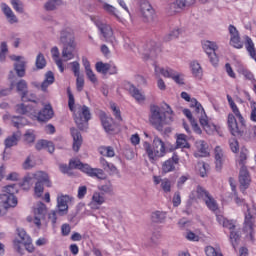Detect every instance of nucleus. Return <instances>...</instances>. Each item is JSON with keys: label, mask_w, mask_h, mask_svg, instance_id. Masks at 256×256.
Segmentation results:
<instances>
[{"label": "nucleus", "mask_w": 256, "mask_h": 256, "mask_svg": "<svg viewBox=\"0 0 256 256\" xmlns=\"http://www.w3.org/2000/svg\"><path fill=\"white\" fill-rule=\"evenodd\" d=\"M177 165H179V156L177 154H173L171 158L163 162L162 173L164 175H167V173H173Z\"/></svg>", "instance_id": "a211bd4d"}, {"label": "nucleus", "mask_w": 256, "mask_h": 256, "mask_svg": "<svg viewBox=\"0 0 256 256\" xmlns=\"http://www.w3.org/2000/svg\"><path fill=\"white\" fill-rule=\"evenodd\" d=\"M41 105L43 103L36 101L35 99L30 104L21 103L16 105V113L19 115H27L28 117H34L38 121H41L43 123L49 121L50 119H53V115L55 113L53 112V106L51 104L44 105L43 109H41Z\"/></svg>", "instance_id": "f257e3e1"}, {"label": "nucleus", "mask_w": 256, "mask_h": 256, "mask_svg": "<svg viewBox=\"0 0 256 256\" xmlns=\"http://www.w3.org/2000/svg\"><path fill=\"white\" fill-rule=\"evenodd\" d=\"M197 3V0H176L175 3L171 4L170 9L172 13H179L177 9H183L184 7H191Z\"/></svg>", "instance_id": "7c9ffc66"}, {"label": "nucleus", "mask_w": 256, "mask_h": 256, "mask_svg": "<svg viewBox=\"0 0 256 256\" xmlns=\"http://www.w3.org/2000/svg\"><path fill=\"white\" fill-rule=\"evenodd\" d=\"M11 123L13 127H16V129H20V127H23V117L21 116H12L10 117Z\"/></svg>", "instance_id": "bf43d9fd"}, {"label": "nucleus", "mask_w": 256, "mask_h": 256, "mask_svg": "<svg viewBox=\"0 0 256 256\" xmlns=\"http://www.w3.org/2000/svg\"><path fill=\"white\" fill-rule=\"evenodd\" d=\"M35 65L37 69H45V67L47 66V60H45V56L43 55V53H39L37 55Z\"/></svg>", "instance_id": "3c124183"}, {"label": "nucleus", "mask_w": 256, "mask_h": 256, "mask_svg": "<svg viewBox=\"0 0 256 256\" xmlns=\"http://www.w3.org/2000/svg\"><path fill=\"white\" fill-rule=\"evenodd\" d=\"M216 219L218 223L222 225V227L229 229L230 241L232 245H235V243H237V240L239 239V234L235 232V222L233 220H227L223 215H216Z\"/></svg>", "instance_id": "9b49d317"}, {"label": "nucleus", "mask_w": 256, "mask_h": 256, "mask_svg": "<svg viewBox=\"0 0 256 256\" xmlns=\"http://www.w3.org/2000/svg\"><path fill=\"white\" fill-rule=\"evenodd\" d=\"M16 89L18 93H21V100L23 101V103H33L34 99H37V96H35V94L29 95V91L27 90V81L25 80H20L16 84Z\"/></svg>", "instance_id": "4468645a"}, {"label": "nucleus", "mask_w": 256, "mask_h": 256, "mask_svg": "<svg viewBox=\"0 0 256 256\" xmlns=\"http://www.w3.org/2000/svg\"><path fill=\"white\" fill-rule=\"evenodd\" d=\"M51 55L52 59L55 61L56 65L59 67L60 71L63 72V61H61V58L59 57V48L57 46H54L51 49Z\"/></svg>", "instance_id": "4c0bfd02"}, {"label": "nucleus", "mask_w": 256, "mask_h": 256, "mask_svg": "<svg viewBox=\"0 0 256 256\" xmlns=\"http://www.w3.org/2000/svg\"><path fill=\"white\" fill-rule=\"evenodd\" d=\"M200 125L208 135L219 133V126L215 125L208 117L200 120Z\"/></svg>", "instance_id": "393cba45"}, {"label": "nucleus", "mask_w": 256, "mask_h": 256, "mask_svg": "<svg viewBox=\"0 0 256 256\" xmlns=\"http://www.w3.org/2000/svg\"><path fill=\"white\" fill-rule=\"evenodd\" d=\"M65 40H66L65 59L66 61H71V59H75V49L77 47V42H75V32H73V29L66 28Z\"/></svg>", "instance_id": "9d476101"}, {"label": "nucleus", "mask_w": 256, "mask_h": 256, "mask_svg": "<svg viewBox=\"0 0 256 256\" xmlns=\"http://www.w3.org/2000/svg\"><path fill=\"white\" fill-rule=\"evenodd\" d=\"M190 107L191 109H194L193 114L199 119V123H201V119H205L207 117V113H205V108H203V105H201V103H199L197 99L192 98Z\"/></svg>", "instance_id": "412c9836"}, {"label": "nucleus", "mask_w": 256, "mask_h": 256, "mask_svg": "<svg viewBox=\"0 0 256 256\" xmlns=\"http://www.w3.org/2000/svg\"><path fill=\"white\" fill-rule=\"evenodd\" d=\"M143 147L150 161H157L167 154V144L159 136L154 137L152 146L149 142H144Z\"/></svg>", "instance_id": "0eeeda50"}, {"label": "nucleus", "mask_w": 256, "mask_h": 256, "mask_svg": "<svg viewBox=\"0 0 256 256\" xmlns=\"http://www.w3.org/2000/svg\"><path fill=\"white\" fill-rule=\"evenodd\" d=\"M36 151H42V149H47L48 153H53L55 151V144L47 140H39L35 144Z\"/></svg>", "instance_id": "f704fd0d"}, {"label": "nucleus", "mask_w": 256, "mask_h": 256, "mask_svg": "<svg viewBox=\"0 0 256 256\" xmlns=\"http://www.w3.org/2000/svg\"><path fill=\"white\" fill-rule=\"evenodd\" d=\"M205 205L208 207L210 211H217L219 209V205L217 204V201H215V198L209 195L204 200Z\"/></svg>", "instance_id": "79ce46f5"}, {"label": "nucleus", "mask_w": 256, "mask_h": 256, "mask_svg": "<svg viewBox=\"0 0 256 256\" xmlns=\"http://www.w3.org/2000/svg\"><path fill=\"white\" fill-rule=\"evenodd\" d=\"M239 183L241 191H245V189H248L249 185H251V175H249V170H247V167L243 166L240 168Z\"/></svg>", "instance_id": "6ab92c4d"}, {"label": "nucleus", "mask_w": 256, "mask_h": 256, "mask_svg": "<svg viewBox=\"0 0 256 256\" xmlns=\"http://www.w3.org/2000/svg\"><path fill=\"white\" fill-rule=\"evenodd\" d=\"M68 95V107L74 115V121L80 129V131H86L89 127V121L91 120V110L86 105L77 106L75 104V96L71 91V88H67Z\"/></svg>", "instance_id": "7ed1b4c3"}, {"label": "nucleus", "mask_w": 256, "mask_h": 256, "mask_svg": "<svg viewBox=\"0 0 256 256\" xmlns=\"http://www.w3.org/2000/svg\"><path fill=\"white\" fill-rule=\"evenodd\" d=\"M102 9H104L106 13H109V15H114V17H116V19L119 20V11H117V8H115L113 5L108 3H103Z\"/></svg>", "instance_id": "de8ad7c7"}, {"label": "nucleus", "mask_w": 256, "mask_h": 256, "mask_svg": "<svg viewBox=\"0 0 256 256\" xmlns=\"http://www.w3.org/2000/svg\"><path fill=\"white\" fill-rule=\"evenodd\" d=\"M185 238L188 241H194V242H197V241H199L201 239L199 237V235L195 234L193 231H187L186 235H185Z\"/></svg>", "instance_id": "338daca9"}, {"label": "nucleus", "mask_w": 256, "mask_h": 256, "mask_svg": "<svg viewBox=\"0 0 256 256\" xmlns=\"http://www.w3.org/2000/svg\"><path fill=\"white\" fill-rule=\"evenodd\" d=\"M70 133L73 139L72 150L74 151V153H79L83 145V136L81 135V132L77 128H71Z\"/></svg>", "instance_id": "f3484780"}, {"label": "nucleus", "mask_w": 256, "mask_h": 256, "mask_svg": "<svg viewBox=\"0 0 256 256\" xmlns=\"http://www.w3.org/2000/svg\"><path fill=\"white\" fill-rule=\"evenodd\" d=\"M110 109H112L116 121H123V118H121V110L119 109V107H117V104H110Z\"/></svg>", "instance_id": "052dcab7"}, {"label": "nucleus", "mask_w": 256, "mask_h": 256, "mask_svg": "<svg viewBox=\"0 0 256 256\" xmlns=\"http://www.w3.org/2000/svg\"><path fill=\"white\" fill-rule=\"evenodd\" d=\"M33 179L36 181L34 186V195L38 198L43 197L45 185L46 187H53V182H51L49 174L45 171H36L34 173L27 174L23 178L22 185H33Z\"/></svg>", "instance_id": "39448f33"}, {"label": "nucleus", "mask_w": 256, "mask_h": 256, "mask_svg": "<svg viewBox=\"0 0 256 256\" xmlns=\"http://www.w3.org/2000/svg\"><path fill=\"white\" fill-rule=\"evenodd\" d=\"M108 67H109V63H105L102 61H99L95 64V69L97 73H101L102 75H107Z\"/></svg>", "instance_id": "864d4df0"}, {"label": "nucleus", "mask_w": 256, "mask_h": 256, "mask_svg": "<svg viewBox=\"0 0 256 256\" xmlns=\"http://www.w3.org/2000/svg\"><path fill=\"white\" fill-rule=\"evenodd\" d=\"M57 215H65V195L63 194H60L57 197V209L48 214V219L51 221L52 225L57 223Z\"/></svg>", "instance_id": "f8f14e48"}, {"label": "nucleus", "mask_w": 256, "mask_h": 256, "mask_svg": "<svg viewBox=\"0 0 256 256\" xmlns=\"http://www.w3.org/2000/svg\"><path fill=\"white\" fill-rule=\"evenodd\" d=\"M176 145L180 149H189V142H187V136L185 134H178L176 136Z\"/></svg>", "instance_id": "58836bf2"}, {"label": "nucleus", "mask_w": 256, "mask_h": 256, "mask_svg": "<svg viewBox=\"0 0 256 256\" xmlns=\"http://www.w3.org/2000/svg\"><path fill=\"white\" fill-rule=\"evenodd\" d=\"M245 163H247V149H242L237 159V165H239L241 169L242 167H247Z\"/></svg>", "instance_id": "603ef678"}, {"label": "nucleus", "mask_w": 256, "mask_h": 256, "mask_svg": "<svg viewBox=\"0 0 256 256\" xmlns=\"http://www.w3.org/2000/svg\"><path fill=\"white\" fill-rule=\"evenodd\" d=\"M250 107H251L250 119L251 121H254V123H256V102H251Z\"/></svg>", "instance_id": "774afa93"}, {"label": "nucleus", "mask_w": 256, "mask_h": 256, "mask_svg": "<svg viewBox=\"0 0 256 256\" xmlns=\"http://www.w3.org/2000/svg\"><path fill=\"white\" fill-rule=\"evenodd\" d=\"M91 21H93L94 25L106 41L109 43H117V38L113 35V28L111 25L104 22L99 16H91Z\"/></svg>", "instance_id": "1a4fd4ad"}, {"label": "nucleus", "mask_w": 256, "mask_h": 256, "mask_svg": "<svg viewBox=\"0 0 256 256\" xmlns=\"http://www.w3.org/2000/svg\"><path fill=\"white\" fill-rule=\"evenodd\" d=\"M227 101L232 111V113H229L227 116L228 131L233 137H239V135L245 131L246 121L243 114H241L239 107H237V104L233 101V98L230 95H227Z\"/></svg>", "instance_id": "20e7f679"}, {"label": "nucleus", "mask_w": 256, "mask_h": 256, "mask_svg": "<svg viewBox=\"0 0 256 256\" xmlns=\"http://www.w3.org/2000/svg\"><path fill=\"white\" fill-rule=\"evenodd\" d=\"M82 65L85 69L87 79H89V81L92 82L94 85L97 84V75H95V72H93V69H91V62H89V59H87V57L82 58Z\"/></svg>", "instance_id": "bb28decb"}, {"label": "nucleus", "mask_w": 256, "mask_h": 256, "mask_svg": "<svg viewBox=\"0 0 256 256\" xmlns=\"http://www.w3.org/2000/svg\"><path fill=\"white\" fill-rule=\"evenodd\" d=\"M235 68H236L237 73H239V75H243V77H245V79H247L248 81H251V83L256 82L255 76L253 75V73L251 71H249V69H247V67H245V65H243V63L236 62Z\"/></svg>", "instance_id": "c85d7f7f"}, {"label": "nucleus", "mask_w": 256, "mask_h": 256, "mask_svg": "<svg viewBox=\"0 0 256 256\" xmlns=\"http://www.w3.org/2000/svg\"><path fill=\"white\" fill-rule=\"evenodd\" d=\"M37 139V136L35 135V130H27L24 134V142L27 143V145H31L35 143V140Z\"/></svg>", "instance_id": "49530a36"}, {"label": "nucleus", "mask_w": 256, "mask_h": 256, "mask_svg": "<svg viewBox=\"0 0 256 256\" xmlns=\"http://www.w3.org/2000/svg\"><path fill=\"white\" fill-rule=\"evenodd\" d=\"M13 247L17 253H23L24 242L23 240L15 239L13 241Z\"/></svg>", "instance_id": "0e129e2a"}, {"label": "nucleus", "mask_w": 256, "mask_h": 256, "mask_svg": "<svg viewBox=\"0 0 256 256\" xmlns=\"http://www.w3.org/2000/svg\"><path fill=\"white\" fill-rule=\"evenodd\" d=\"M155 75L159 76L162 75V77H166V79H172V77L175 75L177 71L170 67H161L157 65V63L153 64Z\"/></svg>", "instance_id": "a878e982"}, {"label": "nucleus", "mask_w": 256, "mask_h": 256, "mask_svg": "<svg viewBox=\"0 0 256 256\" xmlns=\"http://www.w3.org/2000/svg\"><path fill=\"white\" fill-rule=\"evenodd\" d=\"M214 156H215L216 169L218 171H221L223 167V163H225V153L223 152V149H221L219 146H216L214 150Z\"/></svg>", "instance_id": "473e14b6"}, {"label": "nucleus", "mask_w": 256, "mask_h": 256, "mask_svg": "<svg viewBox=\"0 0 256 256\" xmlns=\"http://www.w3.org/2000/svg\"><path fill=\"white\" fill-rule=\"evenodd\" d=\"M208 165L205 162H199L196 166V170L198 171L200 177H207V169Z\"/></svg>", "instance_id": "5fc2aeb1"}, {"label": "nucleus", "mask_w": 256, "mask_h": 256, "mask_svg": "<svg viewBox=\"0 0 256 256\" xmlns=\"http://www.w3.org/2000/svg\"><path fill=\"white\" fill-rule=\"evenodd\" d=\"M0 200L5 207H17V197L15 195L0 194Z\"/></svg>", "instance_id": "c9c22d12"}, {"label": "nucleus", "mask_w": 256, "mask_h": 256, "mask_svg": "<svg viewBox=\"0 0 256 256\" xmlns=\"http://www.w3.org/2000/svg\"><path fill=\"white\" fill-rule=\"evenodd\" d=\"M106 201H107V198L105 197V194H103L99 191H95L92 194L91 201L89 203V207L93 211H97V210L101 209V205H104V203H106Z\"/></svg>", "instance_id": "dca6fc26"}, {"label": "nucleus", "mask_w": 256, "mask_h": 256, "mask_svg": "<svg viewBox=\"0 0 256 256\" xmlns=\"http://www.w3.org/2000/svg\"><path fill=\"white\" fill-rule=\"evenodd\" d=\"M45 213H47V207L39 202L34 208V224L36 227H41V219L45 217Z\"/></svg>", "instance_id": "aec40b11"}, {"label": "nucleus", "mask_w": 256, "mask_h": 256, "mask_svg": "<svg viewBox=\"0 0 256 256\" xmlns=\"http://www.w3.org/2000/svg\"><path fill=\"white\" fill-rule=\"evenodd\" d=\"M202 47L205 53L208 55L212 65H217V63H219V58L215 53V51L219 49V46H217V43L211 42V41H204L202 44Z\"/></svg>", "instance_id": "ddd939ff"}, {"label": "nucleus", "mask_w": 256, "mask_h": 256, "mask_svg": "<svg viewBox=\"0 0 256 256\" xmlns=\"http://www.w3.org/2000/svg\"><path fill=\"white\" fill-rule=\"evenodd\" d=\"M194 193L196 194V197L198 199H203V201H205L207 199V197L209 196V192H207L203 187L198 186L196 188V191H194Z\"/></svg>", "instance_id": "6e6d98bb"}, {"label": "nucleus", "mask_w": 256, "mask_h": 256, "mask_svg": "<svg viewBox=\"0 0 256 256\" xmlns=\"http://www.w3.org/2000/svg\"><path fill=\"white\" fill-rule=\"evenodd\" d=\"M167 219V214L162 211H155L151 214V221L153 223H163Z\"/></svg>", "instance_id": "ea45409f"}, {"label": "nucleus", "mask_w": 256, "mask_h": 256, "mask_svg": "<svg viewBox=\"0 0 256 256\" xmlns=\"http://www.w3.org/2000/svg\"><path fill=\"white\" fill-rule=\"evenodd\" d=\"M172 79L175 83H177V85H185V77L179 72H175L174 76H172Z\"/></svg>", "instance_id": "e2e57ef3"}, {"label": "nucleus", "mask_w": 256, "mask_h": 256, "mask_svg": "<svg viewBox=\"0 0 256 256\" xmlns=\"http://www.w3.org/2000/svg\"><path fill=\"white\" fill-rule=\"evenodd\" d=\"M20 139L21 131L14 132L11 136H8L4 141L6 149H11V147L17 146Z\"/></svg>", "instance_id": "2f4dec72"}, {"label": "nucleus", "mask_w": 256, "mask_h": 256, "mask_svg": "<svg viewBox=\"0 0 256 256\" xmlns=\"http://www.w3.org/2000/svg\"><path fill=\"white\" fill-rule=\"evenodd\" d=\"M141 13L145 21H147L148 23H151V21H155V10L151 6V4H149V2H143L141 4Z\"/></svg>", "instance_id": "4be33fe9"}, {"label": "nucleus", "mask_w": 256, "mask_h": 256, "mask_svg": "<svg viewBox=\"0 0 256 256\" xmlns=\"http://www.w3.org/2000/svg\"><path fill=\"white\" fill-rule=\"evenodd\" d=\"M11 5L17 13H23V3L19 0H12Z\"/></svg>", "instance_id": "69168bd1"}, {"label": "nucleus", "mask_w": 256, "mask_h": 256, "mask_svg": "<svg viewBox=\"0 0 256 256\" xmlns=\"http://www.w3.org/2000/svg\"><path fill=\"white\" fill-rule=\"evenodd\" d=\"M1 9L4 15L6 16L7 20L9 21V23H12V24L17 23V16H15V14L13 13V10H11V7H9V5L2 3Z\"/></svg>", "instance_id": "e433bc0d"}, {"label": "nucleus", "mask_w": 256, "mask_h": 256, "mask_svg": "<svg viewBox=\"0 0 256 256\" xmlns=\"http://www.w3.org/2000/svg\"><path fill=\"white\" fill-rule=\"evenodd\" d=\"M189 69L192 77L194 79H197L198 81H201L203 79V67L197 60H193L189 63Z\"/></svg>", "instance_id": "b1692460"}, {"label": "nucleus", "mask_w": 256, "mask_h": 256, "mask_svg": "<svg viewBox=\"0 0 256 256\" xmlns=\"http://www.w3.org/2000/svg\"><path fill=\"white\" fill-rule=\"evenodd\" d=\"M98 191L103 193V195H113L115 190L111 182H106L105 184L98 186Z\"/></svg>", "instance_id": "a19ab883"}, {"label": "nucleus", "mask_w": 256, "mask_h": 256, "mask_svg": "<svg viewBox=\"0 0 256 256\" xmlns=\"http://www.w3.org/2000/svg\"><path fill=\"white\" fill-rule=\"evenodd\" d=\"M130 94L138 103H143V101H145V94L141 93L135 86L130 88Z\"/></svg>", "instance_id": "a18cd8bd"}, {"label": "nucleus", "mask_w": 256, "mask_h": 256, "mask_svg": "<svg viewBox=\"0 0 256 256\" xmlns=\"http://www.w3.org/2000/svg\"><path fill=\"white\" fill-rule=\"evenodd\" d=\"M60 5H63V1H61V0H49L45 4V9H46V11H55V9H57V7H59Z\"/></svg>", "instance_id": "09e8293b"}, {"label": "nucleus", "mask_w": 256, "mask_h": 256, "mask_svg": "<svg viewBox=\"0 0 256 256\" xmlns=\"http://www.w3.org/2000/svg\"><path fill=\"white\" fill-rule=\"evenodd\" d=\"M76 77V90L81 93L83 87H85V77L82 74H79Z\"/></svg>", "instance_id": "13d9d810"}, {"label": "nucleus", "mask_w": 256, "mask_h": 256, "mask_svg": "<svg viewBox=\"0 0 256 256\" xmlns=\"http://www.w3.org/2000/svg\"><path fill=\"white\" fill-rule=\"evenodd\" d=\"M10 59L12 61H16V63L14 64V69L18 77H25V61L21 60L23 59V57L11 55Z\"/></svg>", "instance_id": "c756f323"}, {"label": "nucleus", "mask_w": 256, "mask_h": 256, "mask_svg": "<svg viewBox=\"0 0 256 256\" xmlns=\"http://www.w3.org/2000/svg\"><path fill=\"white\" fill-rule=\"evenodd\" d=\"M98 151L103 157H115V149L111 146H101Z\"/></svg>", "instance_id": "c03bdc74"}, {"label": "nucleus", "mask_w": 256, "mask_h": 256, "mask_svg": "<svg viewBox=\"0 0 256 256\" xmlns=\"http://www.w3.org/2000/svg\"><path fill=\"white\" fill-rule=\"evenodd\" d=\"M160 187L164 193H171V187H173V184H171V180L165 178L161 181Z\"/></svg>", "instance_id": "4d7b16f0"}, {"label": "nucleus", "mask_w": 256, "mask_h": 256, "mask_svg": "<svg viewBox=\"0 0 256 256\" xmlns=\"http://www.w3.org/2000/svg\"><path fill=\"white\" fill-rule=\"evenodd\" d=\"M66 67L74 73V77H79V75H81V64H79V62H70L66 65Z\"/></svg>", "instance_id": "37998d69"}, {"label": "nucleus", "mask_w": 256, "mask_h": 256, "mask_svg": "<svg viewBox=\"0 0 256 256\" xmlns=\"http://www.w3.org/2000/svg\"><path fill=\"white\" fill-rule=\"evenodd\" d=\"M228 31L230 35V45L235 49H243V41H241L239 30H237L234 25H229Z\"/></svg>", "instance_id": "2eb2a0df"}, {"label": "nucleus", "mask_w": 256, "mask_h": 256, "mask_svg": "<svg viewBox=\"0 0 256 256\" xmlns=\"http://www.w3.org/2000/svg\"><path fill=\"white\" fill-rule=\"evenodd\" d=\"M235 203L236 205H242V209L245 213L243 231L247 239L253 241L255 235L256 208L249 207V205L245 203V200L237 196L235 198Z\"/></svg>", "instance_id": "423d86ee"}, {"label": "nucleus", "mask_w": 256, "mask_h": 256, "mask_svg": "<svg viewBox=\"0 0 256 256\" xmlns=\"http://www.w3.org/2000/svg\"><path fill=\"white\" fill-rule=\"evenodd\" d=\"M100 121L106 133L111 134L113 131H115V122L113 121V118L107 116L105 112L100 114Z\"/></svg>", "instance_id": "5701e85b"}, {"label": "nucleus", "mask_w": 256, "mask_h": 256, "mask_svg": "<svg viewBox=\"0 0 256 256\" xmlns=\"http://www.w3.org/2000/svg\"><path fill=\"white\" fill-rule=\"evenodd\" d=\"M195 157H208L209 155V146L207 142L203 140H198L195 142Z\"/></svg>", "instance_id": "cd10ccee"}, {"label": "nucleus", "mask_w": 256, "mask_h": 256, "mask_svg": "<svg viewBox=\"0 0 256 256\" xmlns=\"http://www.w3.org/2000/svg\"><path fill=\"white\" fill-rule=\"evenodd\" d=\"M3 195H16V193H19V188H17V185H7L3 187L2 189Z\"/></svg>", "instance_id": "8fccbe9b"}, {"label": "nucleus", "mask_w": 256, "mask_h": 256, "mask_svg": "<svg viewBox=\"0 0 256 256\" xmlns=\"http://www.w3.org/2000/svg\"><path fill=\"white\" fill-rule=\"evenodd\" d=\"M69 169H78L88 175V177H93L96 179L103 180L106 178L105 171L101 168H92L89 164H83L79 158H72L69 162Z\"/></svg>", "instance_id": "6e6552de"}, {"label": "nucleus", "mask_w": 256, "mask_h": 256, "mask_svg": "<svg viewBox=\"0 0 256 256\" xmlns=\"http://www.w3.org/2000/svg\"><path fill=\"white\" fill-rule=\"evenodd\" d=\"M53 83H55V74H53L52 71L46 72L44 81L40 85L41 91L47 93V89H49L50 85H53Z\"/></svg>", "instance_id": "72a5a7b5"}, {"label": "nucleus", "mask_w": 256, "mask_h": 256, "mask_svg": "<svg viewBox=\"0 0 256 256\" xmlns=\"http://www.w3.org/2000/svg\"><path fill=\"white\" fill-rule=\"evenodd\" d=\"M205 253L207 256H223V254H221V251L215 249L213 246H206Z\"/></svg>", "instance_id": "680f3d73"}, {"label": "nucleus", "mask_w": 256, "mask_h": 256, "mask_svg": "<svg viewBox=\"0 0 256 256\" xmlns=\"http://www.w3.org/2000/svg\"><path fill=\"white\" fill-rule=\"evenodd\" d=\"M173 121H175V112L169 104L163 103L161 106L152 105L150 107L149 122L158 131H161L165 125H171Z\"/></svg>", "instance_id": "f03ea898"}]
</instances>
